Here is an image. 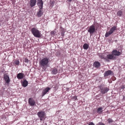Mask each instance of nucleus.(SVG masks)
Instances as JSON below:
<instances>
[{"label": "nucleus", "mask_w": 125, "mask_h": 125, "mask_svg": "<svg viewBox=\"0 0 125 125\" xmlns=\"http://www.w3.org/2000/svg\"><path fill=\"white\" fill-rule=\"evenodd\" d=\"M31 31L33 35L36 37L40 38L41 36V34L40 32L36 28H32Z\"/></svg>", "instance_id": "obj_1"}, {"label": "nucleus", "mask_w": 125, "mask_h": 125, "mask_svg": "<svg viewBox=\"0 0 125 125\" xmlns=\"http://www.w3.org/2000/svg\"><path fill=\"white\" fill-rule=\"evenodd\" d=\"M49 62V59L44 58L42 59L39 62V64L42 67H44L47 66Z\"/></svg>", "instance_id": "obj_2"}, {"label": "nucleus", "mask_w": 125, "mask_h": 125, "mask_svg": "<svg viewBox=\"0 0 125 125\" xmlns=\"http://www.w3.org/2000/svg\"><path fill=\"white\" fill-rule=\"evenodd\" d=\"M98 28L94 25V24L90 26L89 27V29L88 30V32H89L90 34L92 35L93 33L95 32L97 30Z\"/></svg>", "instance_id": "obj_3"}, {"label": "nucleus", "mask_w": 125, "mask_h": 125, "mask_svg": "<svg viewBox=\"0 0 125 125\" xmlns=\"http://www.w3.org/2000/svg\"><path fill=\"white\" fill-rule=\"evenodd\" d=\"M37 115L40 118L41 121H43L45 119V114L44 111L39 112L37 113Z\"/></svg>", "instance_id": "obj_4"}, {"label": "nucleus", "mask_w": 125, "mask_h": 125, "mask_svg": "<svg viewBox=\"0 0 125 125\" xmlns=\"http://www.w3.org/2000/svg\"><path fill=\"white\" fill-rule=\"evenodd\" d=\"M116 29V27L115 26H114L112 27L110 30L108 32H106L105 34V37H107L109 35L111 34L114 32Z\"/></svg>", "instance_id": "obj_5"}, {"label": "nucleus", "mask_w": 125, "mask_h": 125, "mask_svg": "<svg viewBox=\"0 0 125 125\" xmlns=\"http://www.w3.org/2000/svg\"><path fill=\"white\" fill-rule=\"evenodd\" d=\"M99 88L101 90V93L103 94L107 93L109 90V88L107 87H103L102 85L99 86Z\"/></svg>", "instance_id": "obj_6"}, {"label": "nucleus", "mask_w": 125, "mask_h": 125, "mask_svg": "<svg viewBox=\"0 0 125 125\" xmlns=\"http://www.w3.org/2000/svg\"><path fill=\"white\" fill-rule=\"evenodd\" d=\"M113 72L111 70H108L105 72L104 74V77H106L110 75H113Z\"/></svg>", "instance_id": "obj_7"}, {"label": "nucleus", "mask_w": 125, "mask_h": 125, "mask_svg": "<svg viewBox=\"0 0 125 125\" xmlns=\"http://www.w3.org/2000/svg\"><path fill=\"white\" fill-rule=\"evenodd\" d=\"M28 103L31 106H33L35 104V102L34 100L31 98H30L29 99Z\"/></svg>", "instance_id": "obj_8"}, {"label": "nucleus", "mask_w": 125, "mask_h": 125, "mask_svg": "<svg viewBox=\"0 0 125 125\" xmlns=\"http://www.w3.org/2000/svg\"><path fill=\"white\" fill-rule=\"evenodd\" d=\"M25 75L24 73H20L17 74V78L19 80H21L22 79Z\"/></svg>", "instance_id": "obj_9"}, {"label": "nucleus", "mask_w": 125, "mask_h": 125, "mask_svg": "<svg viewBox=\"0 0 125 125\" xmlns=\"http://www.w3.org/2000/svg\"><path fill=\"white\" fill-rule=\"evenodd\" d=\"M36 0H30L29 4L31 7H32L36 5Z\"/></svg>", "instance_id": "obj_10"}, {"label": "nucleus", "mask_w": 125, "mask_h": 125, "mask_svg": "<svg viewBox=\"0 0 125 125\" xmlns=\"http://www.w3.org/2000/svg\"><path fill=\"white\" fill-rule=\"evenodd\" d=\"M50 89V88L48 87H47L42 92V96L43 97L47 93Z\"/></svg>", "instance_id": "obj_11"}, {"label": "nucleus", "mask_w": 125, "mask_h": 125, "mask_svg": "<svg viewBox=\"0 0 125 125\" xmlns=\"http://www.w3.org/2000/svg\"><path fill=\"white\" fill-rule=\"evenodd\" d=\"M43 2L42 0H38V5L40 9H42L43 8Z\"/></svg>", "instance_id": "obj_12"}, {"label": "nucleus", "mask_w": 125, "mask_h": 125, "mask_svg": "<svg viewBox=\"0 0 125 125\" xmlns=\"http://www.w3.org/2000/svg\"><path fill=\"white\" fill-rule=\"evenodd\" d=\"M112 53L113 55L118 56L121 54V53L119 51L116 50H114L112 51Z\"/></svg>", "instance_id": "obj_13"}, {"label": "nucleus", "mask_w": 125, "mask_h": 125, "mask_svg": "<svg viewBox=\"0 0 125 125\" xmlns=\"http://www.w3.org/2000/svg\"><path fill=\"white\" fill-rule=\"evenodd\" d=\"M100 63L97 61L95 62L93 64L94 66L96 68H98L100 66Z\"/></svg>", "instance_id": "obj_14"}, {"label": "nucleus", "mask_w": 125, "mask_h": 125, "mask_svg": "<svg viewBox=\"0 0 125 125\" xmlns=\"http://www.w3.org/2000/svg\"><path fill=\"white\" fill-rule=\"evenodd\" d=\"M43 11L42 9H40L37 13V15L38 17H40L43 14Z\"/></svg>", "instance_id": "obj_15"}, {"label": "nucleus", "mask_w": 125, "mask_h": 125, "mask_svg": "<svg viewBox=\"0 0 125 125\" xmlns=\"http://www.w3.org/2000/svg\"><path fill=\"white\" fill-rule=\"evenodd\" d=\"M22 85V86L24 87H25L27 86L28 85V82L26 80H25L23 81L22 83H21Z\"/></svg>", "instance_id": "obj_16"}, {"label": "nucleus", "mask_w": 125, "mask_h": 125, "mask_svg": "<svg viewBox=\"0 0 125 125\" xmlns=\"http://www.w3.org/2000/svg\"><path fill=\"white\" fill-rule=\"evenodd\" d=\"M107 57L108 59H110L114 60V55L112 54H108L107 56Z\"/></svg>", "instance_id": "obj_17"}, {"label": "nucleus", "mask_w": 125, "mask_h": 125, "mask_svg": "<svg viewBox=\"0 0 125 125\" xmlns=\"http://www.w3.org/2000/svg\"><path fill=\"white\" fill-rule=\"evenodd\" d=\"M98 56L101 59H106V58L104 57V53H100L98 54Z\"/></svg>", "instance_id": "obj_18"}, {"label": "nucleus", "mask_w": 125, "mask_h": 125, "mask_svg": "<svg viewBox=\"0 0 125 125\" xmlns=\"http://www.w3.org/2000/svg\"><path fill=\"white\" fill-rule=\"evenodd\" d=\"M97 111L98 114H101L103 111V108L102 107H99L97 109Z\"/></svg>", "instance_id": "obj_19"}, {"label": "nucleus", "mask_w": 125, "mask_h": 125, "mask_svg": "<svg viewBox=\"0 0 125 125\" xmlns=\"http://www.w3.org/2000/svg\"><path fill=\"white\" fill-rule=\"evenodd\" d=\"M123 15L122 11L121 10H119L117 12V16L120 17L122 16Z\"/></svg>", "instance_id": "obj_20"}, {"label": "nucleus", "mask_w": 125, "mask_h": 125, "mask_svg": "<svg viewBox=\"0 0 125 125\" xmlns=\"http://www.w3.org/2000/svg\"><path fill=\"white\" fill-rule=\"evenodd\" d=\"M83 47L84 49L87 50L89 47V45L87 43H85L83 45Z\"/></svg>", "instance_id": "obj_21"}, {"label": "nucleus", "mask_w": 125, "mask_h": 125, "mask_svg": "<svg viewBox=\"0 0 125 125\" xmlns=\"http://www.w3.org/2000/svg\"><path fill=\"white\" fill-rule=\"evenodd\" d=\"M58 70L56 68H54L52 71V73L53 74H56L57 73H58Z\"/></svg>", "instance_id": "obj_22"}, {"label": "nucleus", "mask_w": 125, "mask_h": 125, "mask_svg": "<svg viewBox=\"0 0 125 125\" xmlns=\"http://www.w3.org/2000/svg\"><path fill=\"white\" fill-rule=\"evenodd\" d=\"M4 79L6 83H8V75L7 74H5L4 75Z\"/></svg>", "instance_id": "obj_23"}, {"label": "nucleus", "mask_w": 125, "mask_h": 125, "mask_svg": "<svg viewBox=\"0 0 125 125\" xmlns=\"http://www.w3.org/2000/svg\"><path fill=\"white\" fill-rule=\"evenodd\" d=\"M14 64L16 65H19V61L18 60H16L14 62Z\"/></svg>", "instance_id": "obj_24"}, {"label": "nucleus", "mask_w": 125, "mask_h": 125, "mask_svg": "<svg viewBox=\"0 0 125 125\" xmlns=\"http://www.w3.org/2000/svg\"><path fill=\"white\" fill-rule=\"evenodd\" d=\"M107 121L109 123H110L111 122H113V121L110 118H109L107 120Z\"/></svg>", "instance_id": "obj_25"}, {"label": "nucleus", "mask_w": 125, "mask_h": 125, "mask_svg": "<svg viewBox=\"0 0 125 125\" xmlns=\"http://www.w3.org/2000/svg\"><path fill=\"white\" fill-rule=\"evenodd\" d=\"M24 61L25 62L28 63L29 62V60L27 58H26L24 59Z\"/></svg>", "instance_id": "obj_26"}, {"label": "nucleus", "mask_w": 125, "mask_h": 125, "mask_svg": "<svg viewBox=\"0 0 125 125\" xmlns=\"http://www.w3.org/2000/svg\"><path fill=\"white\" fill-rule=\"evenodd\" d=\"M98 125H105V124L101 122H99L98 123Z\"/></svg>", "instance_id": "obj_27"}, {"label": "nucleus", "mask_w": 125, "mask_h": 125, "mask_svg": "<svg viewBox=\"0 0 125 125\" xmlns=\"http://www.w3.org/2000/svg\"><path fill=\"white\" fill-rule=\"evenodd\" d=\"M121 88L122 89H123L125 88V85H123L121 86Z\"/></svg>", "instance_id": "obj_28"}, {"label": "nucleus", "mask_w": 125, "mask_h": 125, "mask_svg": "<svg viewBox=\"0 0 125 125\" xmlns=\"http://www.w3.org/2000/svg\"><path fill=\"white\" fill-rule=\"evenodd\" d=\"M88 124L89 125H94V123L92 122H90L89 124Z\"/></svg>", "instance_id": "obj_29"}, {"label": "nucleus", "mask_w": 125, "mask_h": 125, "mask_svg": "<svg viewBox=\"0 0 125 125\" xmlns=\"http://www.w3.org/2000/svg\"><path fill=\"white\" fill-rule=\"evenodd\" d=\"M73 99L75 100H76L77 99V97L76 96H74L73 97Z\"/></svg>", "instance_id": "obj_30"}, {"label": "nucleus", "mask_w": 125, "mask_h": 125, "mask_svg": "<svg viewBox=\"0 0 125 125\" xmlns=\"http://www.w3.org/2000/svg\"><path fill=\"white\" fill-rule=\"evenodd\" d=\"M64 35V32H62L61 33V35L62 36H63Z\"/></svg>", "instance_id": "obj_31"}, {"label": "nucleus", "mask_w": 125, "mask_h": 125, "mask_svg": "<svg viewBox=\"0 0 125 125\" xmlns=\"http://www.w3.org/2000/svg\"><path fill=\"white\" fill-rule=\"evenodd\" d=\"M54 1H52V2H51V4H53L54 3Z\"/></svg>", "instance_id": "obj_32"}, {"label": "nucleus", "mask_w": 125, "mask_h": 125, "mask_svg": "<svg viewBox=\"0 0 125 125\" xmlns=\"http://www.w3.org/2000/svg\"><path fill=\"white\" fill-rule=\"evenodd\" d=\"M72 0H67L68 1H69L70 2Z\"/></svg>", "instance_id": "obj_33"}, {"label": "nucleus", "mask_w": 125, "mask_h": 125, "mask_svg": "<svg viewBox=\"0 0 125 125\" xmlns=\"http://www.w3.org/2000/svg\"><path fill=\"white\" fill-rule=\"evenodd\" d=\"M8 83H9V82H10V79H9V76H8Z\"/></svg>", "instance_id": "obj_34"}]
</instances>
